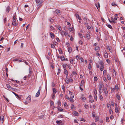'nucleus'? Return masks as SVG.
<instances>
[{"mask_svg": "<svg viewBox=\"0 0 125 125\" xmlns=\"http://www.w3.org/2000/svg\"><path fill=\"white\" fill-rule=\"evenodd\" d=\"M70 101L72 102L73 103L74 102L73 99L71 97L69 98V100Z\"/></svg>", "mask_w": 125, "mask_h": 125, "instance_id": "c9c22d12", "label": "nucleus"}, {"mask_svg": "<svg viewBox=\"0 0 125 125\" xmlns=\"http://www.w3.org/2000/svg\"><path fill=\"white\" fill-rule=\"evenodd\" d=\"M111 104L113 106H114V103L112 101L111 102Z\"/></svg>", "mask_w": 125, "mask_h": 125, "instance_id": "37998d69", "label": "nucleus"}, {"mask_svg": "<svg viewBox=\"0 0 125 125\" xmlns=\"http://www.w3.org/2000/svg\"><path fill=\"white\" fill-rule=\"evenodd\" d=\"M73 28H69V31H72L73 30Z\"/></svg>", "mask_w": 125, "mask_h": 125, "instance_id": "4d7b16f0", "label": "nucleus"}, {"mask_svg": "<svg viewBox=\"0 0 125 125\" xmlns=\"http://www.w3.org/2000/svg\"><path fill=\"white\" fill-rule=\"evenodd\" d=\"M50 35L51 38H54L55 37L54 35V34L52 32H51L50 33Z\"/></svg>", "mask_w": 125, "mask_h": 125, "instance_id": "f8f14e48", "label": "nucleus"}, {"mask_svg": "<svg viewBox=\"0 0 125 125\" xmlns=\"http://www.w3.org/2000/svg\"><path fill=\"white\" fill-rule=\"evenodd\" d=\"M104 85L103 83H101L99 84L98 86L99 88V92L100 94H101L103 92V87Z\"/></svg>", "mask_w": 125, "mask_h": 125, "instance_id": "f257e3e1", "label": "nucleus"}, {"mask_svg": "<svg viewBox=\"0 0 125 125\" xmlns=\"http://www.w3.org/2000/svg\"><path fill=\"white\" fill-rule=\"evenodd\" d=\"M73 58L72 60H71V59L70 60V62L71 63V64L73 63Z\"/></svg>", "mask_w": 125, "mask_h": 125, "instance_id": "6e6d98bb", "label": "nucleus"}, {"mask_svg": "<svg viewBox=\"0 0 125 125\" xmlns=\"http://www.w3.org/2000/svg\"><path fill=\"white\" fill-rule=\"evenodd\" d=\"M100 49V48L98 46H97L95 48V50L97 52H98L97 50H99Z\"/></svg>", "mask_w": 125, "mask_h": 125, "instance_id": "dca6fc26", "label": "nucleus"}, {"mask_svg": "<svg viewBox=\"0 0 125 125\" xmlns=\"http://www.w3.org/2000/svg\"><path fill=\"white\" fill-rule=\"evenodd\" d=\"M64 73L66 74V75L67 76H68V71H67L66 70V69H64Z\"/></svg>", "mask_w": 125, "mask_h": 125, "instance_id": "bb28decb", "label": "nucleus"}, {"mask_svg": "<svg viewBox=\"0 0 125 125\" xmlns=\"http://www.w3.org/2000/svg\"><path fill=\"white\" fill-rule=\"evenodd\" d=\"M99 118H96L95 119V122H97L99 120Z\"/></svg>", "mask_w": 125, "mask_h": 125, "instance_id": "79ce46f5", "label": "nucleus"}, {"mask_svg": "<svg viewBox=\"0 0 125 125\" xmlns=\"http://www.w3.org/2000/svg\"><path fill=\"white\" fill-rule=\"evenodd\" d=\"M111 5L112 6H113L114 7H115L116 6H117V5L116 4L115 2H113L111 4Z\"/></svg>", "mask_w": 125, "mask_h": 125, "instance_id": "b1692460", "label": "nucleus"}, {"mask_svg": "<svg viewBox=\"0 0 125 125\" xmlns=\"http://www.w3.org/2000/svg\"><path fill=\"white\" fill-rule=\"evenodd\" d=\"M107 79L109 80H110L111 79V78L109 74H107Z\"/></svg>", "mask_w": 125, "mask_h": 125, "instance_id": "6ab92c4d", "label": "nucleus"}, {"mask_svg": "<svg viewBox=\"0 0 125 125\" xmlns=\"http://www.w3.org/2000/svg\"><path fill=\"white\" fill-rule=\"evenodd\" d=\"M49 21L51 22H53L54 21V20L52 18H50L49 19Z\"/></svg>", "mask_w": 125, "mask_h": 125, "instance_id": "473e14b6", "label": "nucleus"}, {"mask_svg": "<svg viewBox=\"0 0 125 125\" xmlns=\"http://www.w3.org/2000/svg\"><path fill=\"white\" fill-rule=\"evenodd\" d=\"M61 34L62 35L63 34L64 35V31H62L61 33Z\"/></svg>", "mask_w": 125, "mask_h": 125, "instance_id": "e2e57ef3", "label": "nucleus"}, {"mask_svg": "<svg viewBox=\"0 0 125 125\" xmlns=\"http://www.w3.org/2000/svg\"><path fill=\"white\" fill-rule=\"evenodd\" d=\"M53 93H56V89L55 88H53Z\"/></svg>", "mask_w": 125, "mask_h": 125, "instance_id": "a18cd8bd", "label": "nucleus"}, {"mask_svg": "<svg viewBox=\"0 0 125 125\" xmlns=\"http://www.w3.org/2000/svg\"><path fill=\"white\" fill-rule=\"evenodd\" d=\"M109 113L110 114H111L113 113V111L112 110L110 109L109 111Z\"/></svg>", "mask_w": 125, "mask_h": 125, "instance_id": "69168bd1", "label": "nucleus"}, {"mask_svg": "<svg viewBox=\"0 0 125 125\" xmlns=\"http://www.w3.org/2000/svg\"><path fill=\"white\" fill-rule=\"evenodd\" d=\"M88 67L89 70L90 71L91 70V69L92 67L91 66V65L90 63H89Z\"/></svg>", "mask_w": 125, "mask_h": 125, "instance_id": "2f4dec72", "label": "nucleus"}, {"mask_svg": "<svg viewBox=\"0 0 125 125\" xmlns=\"http://www.w3.org/2000/svg\"><path fill=\"white\" fill-rule=\"evenodd\" d=\"M70 82V80L67 77V76L65 79L66 83L67 84H68Z\"/></svg>", "mask_w": 125, "mask_h": 125, "instance_id": "1a4fd4ad", "label": "nucleus"}, {"mask_svg": "<svg viewBox=\"0 0 125 125\" xmlns=\"http://www.w3.org/2000/svg\"><path fill=\"white\" fill-rule=\"evenodd\" d=\"M86 36L88 40H89L90 39L91 37L89 34H86Z\"/></svg>", "mask_w": 125, "mask_h": 125, "instance_id": "c85d7f7f", "label": "nucleus"}, {"mask_svg": "<svg viewBox=\"0 0 125 125\" xmlns=\"http://www.w3.org/2000/svg\"><path fill=\"white\" fill-rule=\"evenodd\" d=\"M68 51L70 53L72 51V49L71 48V47H68Z\"/></svg>", "mask_w": 125, "mask_h": 125, "instance_id": "aec40b11", "label": "nucleus"}, {"mask_svg": "<svg viewBox=\"0 0 125 125\" xmlns=\"http://www.w3.org/2000/svg\"><path fill=\"white\" fill-rule=\"evenodd\" d=\"M124 118H122L121 119V122L122 123L123 122Z\"/></svg>", "mask_w": 125, "mask_h": 125, "instance_id": "0e129e2a", "label": "nucleus"}, {"mask_svg": "<svg viewBox=\"0 0 125 125\" xmlns=\"http://www.w3.org/2000/svg\"><path fill=\"white\" fill-rule=\"evenodd\" d=\"M99 99L101 101H102L103 100V97L101 95H100Z\"/></svg>", "mask_w": 125, "mask_h": 125, "instance_id": "c756f323", "label": "nucleus"}, {"mask_svg": "<svg viewBox=\"0 0 125 125\" xmlns=\"http://www.w3.org/2000/svg\"><path fill=\"white\" fill-rule=\"evenodd\" d=\"M36 2L38 5H40L43 2L42 0H36Z\"/></svg>", "mask_w": 125, "mask_h": 125, "instance_id": "f03ea898", "label": "nucleus"}, {"mask_svg": "<svg viewBox=\"0 0 125 125\" xmlns=\"http://www.w3.org/2000/svg\"><path fill=\"white\" fill-rule=\"evenodd\" d=\"M62 61H64L65 60V58L63 56H62L61 58Z\"/></svg>", "mask_w": 125, "mask_h": 125, "instance_id": "cd10ccee", "label": "nucleus"}, {"mask_svg": "<svg viewBox=\"0 0 125 125\" xmlns=\"http://www.w3.org/2000/svg\"><path fill=\"white\" fill-rule=\"evenodd\" d=\"M106 25L109 28L112 29V27L111 25L109 24H106Z\"/></svg>", "mask_w": 125, "mask_h": 125, "instance_id": "f704fd0d", "label": "nucleus"}, {"mask_svg": "<svg viewBox=\"0 0 125 125\" xmlns=\"http://www.w3.org/2000/svg\"><path fill=\"white\" fill-rule=\"evenodd\" d=\"M97 78L96 77H94V82H96L97 81Z\"/></svg>", "mask_w": 125, "mask_h": 125, "instance_id": "a19ab883", "label": "nucleus"}, {"mask_svg": "<svg viewBox=\"0 0 125 125\" xmlns=\"http://www.w3.org/2000/svg\"><path fill=\"white\" fill-rule=\"evenodd\" d=\"M81 99L83 100H85L86 98L84 97H81Z\"/></svg>", "mask_w": 125, "mask_h": 125, "instance_id": "603ef678", "label": "nucleus"}, {"mask_svg": "<svg viewBox=\"0 0 125 125\" xmlns=\"http://www.w3.org/2000/svg\"><path fill=\"white\" fill-rule=\"evenodd\" d=\"M60 10H56V12L57 13L58 15H61L60 13Z\"/></svg>", "mask_w": 125, "mask_h": 125, "instance_id": "5701e85b", "label": "nucleus"}, {"mask_svg": "<svg viewBox=\"0 0 125 125\" xmlns=\"http://www.w3.org/2000/svg\"><path fill=\"white\" fill-rule=\"evenodd\" d=\"M103 90L105 94H107L108 93V91L107 90V88L105 87H104L103 88Z\"/></svg>", "mask_w": 125, "mask_h": 125, "instance_id": "9d476101", "label": "nucleus"}, {"mask_svg": "<svg viewBox=\"0 0 125 125\" xmlns=\"http://www.w3.org/2000/svg\"><path fill=\"white\" fill-rule=\"evenodd\" d=\"M58 110L60 112H62L63 111V109L60 107H58Z\"/></svg>", "mask_w": 125, "mask_h": 125, "instance_id": "4468645a", "label": "nucleus"}, {"mask_svg": "<svg viewBox=\"0 0 125 125\" xmlns=\"http://www.w3.org/2000/svg\"><path fill=\"white\" fill-rule=\"evenodd\" d=\"M66 45L68 48V47H70L69 46H70V44L69 43H66Z\"/></svg>", "mask_w": 125, "mask_h": 125, "instance_id": "052dcab7", "label": "nucleus"}, {"mask_svg": "<svg viewBox=\"0 0 125 125\" xmlns=\"http://www.w3.org/2000/svg\"><path fill=\"white\" fill-rule=\"evenodd\" d=\"M117 20V18H116L115 17L113 18L112 17H111V20L114 23H116V22L115 21Z\"/></svg>", "mask_w": 125, "mask_h": 125, "instance_id": "423d86ee", "label": "nucleus"}, {"mask_svg": "<svg viewBox=\"0 0 125 125\" xmlns=\"http://www.w3.org/2000/svg\"><path fill=\"white\" fill-rule=\"evenodd\" d=\"M72 73L74 75H76L77 74V73H76V72H75V71H73V72H72Z\"/></svg>", "mask_w": 125, "mask_h": 125, "instance_id": "8fccbe9b", "label": "nucleus"}, {"mask_svg": "<svg viewBox=\"0 0 125 125\" xmlns=\"http://www.w3.org/2000/svg\"><path fill=\"white\" fill-rule=\"evenodd\" d=\"M99 63L101 65H104V63L102 61H100L99 62Z\"/></svg>", "mask_w": 125, "mask_h": 125, "instance_id": "de8ad7c7", "label": "nucleus"}, {"mask_svg": "<svg viewBox=\"0 0 125 125\" xmlns=\"http://www.w3.org/2000/svg\"><path fill=\"white\" fill-rule=\"evenodd\" d=\"M104 66V65H101V66L100 67V70L101 71H102L103 70Z\"/></svg>", "mask_w": 125, "mask_h": 125, "instance_id": "412c9836", "label": "nucleus"}, {"mask_svg": "<svg viewBox=\"0 0 125 125\" xmlns=\"http://www.w3.org/2000/svg\"><path fill=\"white\" fill-rule=\"evenodd\" d=\"M31 98V96L30 95H29L26 98V100L27 102H30V101Z\"/></svg>", "mask_w": 125, "mask_h": 125, "instance_id": "0eeeda50", "label": "nucleus"}, {"mask_svg": "<svg viewBox=\"0 0 125 125\" xmlns=\"http://www.w3.org/2000/svg\"><path fill=\"white\" fill-rule=\"evenodd\" d=\"M73 113V114L75 115V116H77L78 115V113L77 112H76V111H74Z\"/></svg>", "mask_w": 125, "mask_h": 125, "instance_id": "e433bc0d", "label": "nucleus"}, {"mask_svg": "<svg viewBox=\"0 0 125 125\" xmlns=\"http://www.w3.org/2000/svg\"><path fill=\"white\" fill-rule=\"evenodd\" d=\"M119 111L118 109V107H115V111L116 113H117Z\"/></svg>", "mask_w": 125, "mask_h": 125, "instance_id": "7c9ffc66", "label": "nucleus"}, {"mask_svg": "<svg viewBox=\"0 0 125 125\" xmlns=\"http://www.w3.org/2000/svg\"><path fill=\"white\" fill-rule=\"evenodd\" d=\"M41 90V87H40L39 88L38 92L36 94L35 96L36 97H38L40 94V91Z\"/></svg>", "mask_w": 125, "mask_h": 125, "instance_id": "7ed1b4c3", "label": "nucleus"}, {"mask_svg": "<svg viewBox=\"0 0 125 125\" xmlns=\"http://www.w3.org/2000/svg\"><path fill=\"white\" fill-rule=\"evenodd\" d=\"M80 60L82 62H83L84 60L82 57H81L80 58Z\"/></svg>", "mask_w": 125, "mask_h": 125, "instance_id": "680f3d73", "label": "nucleus"}, {"mask_svg": "<svg viewBox=\"0 0 125 125\" xmlns=\"http://www.w3.org/2000/svg\"><path fill=\"white\" fill-rule=\"evenodd\" d=\"M12 25L14 26H15L18 25V23L16 22V20H13L12 22Z\"/></svg>", "mask_w": 125, "mask_h": 125, "instance_id": "20e7f679", "label": "nucleus"}, {"mask_svg": "<svg viewBox=\"0 0 125 125\" xmlns=\"http://www.w3.org/2000/svg\"><path fill=\"white\" fill-rule=\"evenodd\" d=\"M24 60L21 58H19L18 59V61L19 62H24Z\"/></svg>", "mask_w": 125, "mask_h": 125, "instance_id": "a211bd4d", "label": "nucleus"}, {"mask_svg": "<svg viewBox=\"0 0 125 125\" xmlns=\"http://www.w3.org/2000/svg\"><path fill=\"white\" fill-rule=\"evenodd\" d=\"M106 121L107 122H109V118H106Z\"/></svg>", "mask_w": 125, "mask_h": 125, "instance_id": "3c124183", "label": "nucleus"}, {"mask_svg": "<svg viewBox=\"0 0 125 125\" xmlns=\"http://www.w3.org/2000/svg\"><path fill=\"white\" fill-rule=\"evenodd\" d=\"M76 18H77L80 20H81V18L80 17L79 15L78 14H76Z\"/></svg>", "mask_w": 125, "mask_h": 125, "instance_id": "a878e982", "label": "nucleus"}, {"mask_svg": "<svg viewBox=\"0 0 125 125\" xmlns=\"http://www.w3.org/2000/svg\"><path fill=\"white\" fill-rule=\"evenodd\" d=\"M65 98L67 99L68 100H69V98L68 96L67 95H65Z\"/></svg>", "mask_w": 125, "mask_h": 125, "instance_id": "864d4df0", "label": "nucleus"}, {"mask_svg": "<svg viewBox=\"0 0 125 125\" xmlns=\"http://www.w3.org/2000/svg\"><path fill=\"white\" fill-rule=\"evenodd\" d=\"M86 27L88 30L89 31H91V27L90 26H89L88 25H86Z\"/></svg>", "mask_w": 125, "mask_h": 125, "instance_id": "ddd939ff", "label": "nucleus"}, {"mask_svg": "<svg viewBox=\"0 0 125 125\" xmlns=\"http://www.w3.org/2000/svg\"><path fill=\"white\" fill-rule=\"evenodd\" d=\"M10 119H11V121H13V120H14V118H9V119L10 121H11Z\"/></svg>", "mask_w": 125, "mask_h": 125, "instance_id": "13d9d810", "label": "nucleus"}, {"mask_svg": "<svg viewBox=\"0 0 125 125\" xmlns=\"http://www.w3.org/2000/svg\"><path fill=\"white\" fill-rule=\"evenodd\" d=\"M94 94L95 95H96V94H97V91L96 89H94Z\"/></svg>", "mask_w": 125, "mask_h": 125, "instance_id": "ea45409f", "label": "nucleus"}, {"mask_svg": "<svg viewBox=\"0 0 125 125\" xmlns=\"http://www.w3.org/2000/svg\"><path fill=\"white\" fill-rule=\"evenodd\" d=\"M119 86L118 84H116L115 85V88L116 89H117V90H118L119 89Z\"/></svg>", "mask_w": 125, "mask_h": 125, "instance_id": "72a5a7b5", "label": "nucleus"}, {"mask_svg": "<svg viewBox=\"0 0 125 125\" xmlns=\"http://www.w3.org/2000/svg\"><path fill=\"white\" fill-rule=\"evenodd\" d=\"M76 58L77 60H78L80 59L79 56L78 55H77L76 56Z\"/></svg>", "mask_w": 125, "mask_h": 125, "instance_id": "09e8293b", "label": "nucleus"}, {"mask_svg": "<svg viewBox=\"0 0 125 125\" xmlns=\"http://www.w3.org/2000/svg\"><path fill=\"white\" fill-rule=\"evenodd\" d=\"M107 49L109 50L111 52H112L113 51L112 47L111 46H109L107 47Z\"/></svg>", "mask_w": 125, "mask_h": 125, "instance_id": "6e6552de", "label": "nucleus"}, {"mask_svg": "<svg viewBox=\"0 0 125 125\" xmlns=\"http://www.w3.org/2000/svg\"><path fill=\"white\" fill-rule=\"evenodd\" d=\"M97 5H98V6H97V4H95V5L96 6L97 9L98 10V8H99L100 7V3L99 2H98L97 3Z\"/></svg>", "mask_w": 125, "mask_h": 125, "instance_id": "4be33fe9", "label": "nucleus"}, {"mask_svg": "<svg viewBox=\"0 0 125 125\" xmlns=\"http://www.w3.org/2000/svg\"><path fill=\"white\" fill-rule=\"evenodd\" d=\"M84 107L86 109H87L88 106V105L85 104L84 105Z\"/></svg>", "mask_w": 125, "mask_h": 125, "instance_id": "338daca9", "label": "nucleus"}, {"mask_svg": "<svg viewBox=\"0 0 125 125\" xmlns=\"http://www.w3.org/2000/svg\"><path fill=\"white\" fill-rule=\"evenodd\" d=\"M69 93L71 95V97H72V98H73L74 97V95H73L72 94V92H71V91H69Z\"/></svg>", "mask_w": 125, "mask_h": 125, "instance_id": "393cba45", "label": "nucleus"}, {"mask_svg": "<svg viewBox=\"0 0 125 125\" xmlns=\"http://www.w3.org/2000/svg\"><path fill=\"white\" fill-rule=\"evenodd\" d=\"M62 122V121L61 120H57L56 121V123L57 124H60Z\"/></svg>", "mask_w": 125, "mask_h": 125, "instance_id": "4c0bfd02", "label": "nucleus"}, {"mask_svg": "<svg viewBox=\"0 0 125 125\" xmlns=\"http://www.w3.org/2000/svg\"><path fill=\"white\" fill-rule=\"evenodd\" d=\"M78 35L81 38H83V35L79 33L78 34Z\"/></svg>", "mask_w": 125, "mask_h": 125, "instance_id": "49530a36", "label": "nucleus"}, {"mask_svg": "<svg viewBox=\"0 0 125 125\" xmlns=\"http://www.w3.org/2000/svg\"><path fill=\"white\" fill-rule=\"evenodd\" d=\"M122 96L121 94L118 93L116 94V97L118 100H120V99L121 96Z\"/></svg>", "mask_w": 125, "mask_h": 125, "instance_id": "39448f33", "label": "nucleus"}, {"mask_svg": "<svg viewBox=\"0 0 125 125\" xmlns=\"http://www.w3.org/2000/svg\"><path fill=\"white\" fill-rule=\"evenodd\" d=\"M57 28L58 29V30L60 31H61L62 30V28L60 26H58L57 27Z\"/></svg>", "mask_w": 125, "mask_h": 125, "instance_id": "c03bdc74", "label": "nucleus"}, {"mask_svg": "<svg viewBox=\"0 0 125 125\" xmlns=\"http://www.w3.org/2000/svg\"><path fill=\"white\" fill-rule=\"evenodd\" d=\"M68 34V32L67 31L64 32V35H65V36H66V35H67Z\"/></svg>", "mask_w": 125, "mask_h": 125, "instance_id": "bf43d9fd", "label": "nucleus"}, {"mask_svg": "<svg viewBox=\"0 0 125 125\" xmlns=\"http://www.w3.org/2000/svg\"><path fill=\"white\" fill-rule=\"evenodd\" d=\"M12 93L16 96L18 97L19 98L21 99V96L18 95L17 94H16L15 93L12 92Z\"/></svg>", "mask_w": 125, "mask_h": 125, "instance_id": "2eb2a0df", "label": "nucleus"}, {"mask_svg": "<svg viewBox=\"0 0 125 125\" xmlns=\"http://www.w3.org/2000/svg\"><path fill=\"white\" fill-rule=\"evenodd\" d=\"M57 103L58 106H61V102L60 101H58Z\"/></svg>", "mask_w": 125, "mask_h": 125, "instance_id": "58836bf2", "label": "nucleus"}, {"mask_svg": "<svg viewBox=\"0 0 125 125\" xmlns=\"http://www.w3.org/2000/svg\"><path fill=\"white\" fill-rule=\"evenodd\" d=\"M94 98L95 100H97V97L96 95H95L94 96Z\"/></svg>", "mask_w": 125, "mask_h": 125, "instance_id": "774afa93", "label": "nucleus"}, {"mask_svg": "<svg viewBox=\"0 0 125 125\" xmlns=\"http://www.w3.org/2000/svg\"><path fill=\"white\" fill-rule=\"evenodd\" d=\"M10 9V7L9 6H8L6 9V11L8 13Z\"/></svg>", "mask_w": 125, "mask_h": 125, "instance_id": "f3484780", "label": "nucleus"}, {"mask_svg": "<svg viewBox=\"0 0 125 125\" xmlns=\"http://www.w3.org/2000/svg\"><path fill=\"white\" fill-rule=\"evenodd\" d=\"M51 48L54 49L55 48V46L53 44H51Z\"/></svg>", "mask_w": 125, "mask_h": 125, "instance_id": "5fc2aeb1", "label": "nucleus"}, {"mask_svg": "<svg viewBox=\"0 0 125 125\" xmlns=\"http://www.w3.org/2000/svg\"><path fill=\"white\" fill-rule=\"evenodd\" d=\"M6 86L9 89L11 90H13V88L8 84H7Z\"/></svg>", "mask_w": 125, "mask_h": 125, "instance_id": "9b49d317", "label": "nucleus"}]
</instances>
